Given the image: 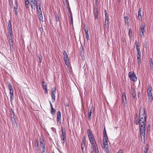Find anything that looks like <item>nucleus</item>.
I'll use <instances>...</instances> for the list:
<instances>
[{
    "instance_id": "56",
    "label": "nucleus",
    "mask_w": 153,
    "mask_h": 153,
    "mask_svg": "<svg viewBox=\"0 0 153 153\" xmlns=\"http://www.w3.org/2000/svg\"><path fill=\"white\" fill-rule=\"evenodd\" d=\"M55 17L56 19V20L57 21H59V18L57 16H56Z\"/></svg>"
},
{
    "instance_id": "53",
    "label": "nucleus",
    "mask_w": 153,
    "mask_h": 153,
    "mask_svg": "<svg viewBox=\"0 0 153 153\" xmlns=\"http://www.w3.org/2000/svg\"><path fill=\"white\" fill-rule=\"evenodd\" d=\"M104 140V143H105L106 142V143H108V139H103Z\"/></svg>"
},
{
    "instance_id": "50",
    "label": "nucleus",
    "mask_w": 153,
    "mask_h": 153,
    "mask_svg": "<svg viewBox=\"0 0 153 153\" xmlns=\"http://www.w3.org/2000/svg\"><path fill=\"white\" fill-rule=\"evenodd\" d=\"M70 19V24H73V18H71V19Z\"/></svg>"
},
{
    "instance_id": "38",
    "label": "nucleus",
    "mask_w": 153,
    "mask_h": 153,
    "mask_svg": "<svg viewBox=\"0 0 153 153\" xmlns=\"http://www.w3.org/2000/svg\"><path fill=\"white\" fill-rule=\"evenodd\" d=\"M10 47L11 50L13 49V42L10 43Z\"/></svg>"
},
{
    "instance_id": "7",
    "label": "nucleus",
    "mask_w": 153,
    "mask_h": 153,
    "mask_svg": "<svg viewBox=\"0 0 153 153\" xmlns=\"http://www.w3.org/2000/svg\"><path fill=\"white\" fill-rule=\"evenodd\" d=\"M93 10L95 19H96L98 18V12L97 9V7H95L94 8Z\"/></svg>"
},
{
    "instance_id": "9",
    "label": "nucleus",
    "mask_w": 153,
    "mask_h": 153,
    "mask_svg": "<svg viewBox=\"0 0 153 153\" xmlns=\"http://www.w3.org/2000/svg\"><path fill=\"white\" fill-rule=\"evenodd\" d=\"M7 30L8 33L12 32V24L10 20H9L8 21Z\"/></svg>"
},
{
    "instance_id": "19",
    "label": "nucleus",
    "mask_w": 153,
    "mask_h": 153,
    "mask_svg": "<svg viewBox=\"0 0 153 153\" xmlns=\"http://www.w3.org/2000/svg\"><path fill=\"white\" fill-rule=\"evenodd\" d=\"M10 101L12 102L14 99L13 90L10 91Z\"/></svg>"
},
{
    "instance_id": "36",
    "label": "nucleus",
    "mask_w": 153,
    "mask_h": 153,
    "mask_svg": "<svg viewBox=\"0 0 153 153\" xmlns=\"http://www.w3.org/2000/svg\"><path fill=\"white\" fill-rule=\"evenodd\" d=\"M68 16L69 19H71V18H73L72 13L70 10H69V13L68 14Z\"/></svg>"
},
{
    "instance_id": "34",
    "label": "nucleus",
    "mask_w": 153,
    "mask_h": 153,
    "mask_svg": "<svg viewBox=\"0 0 153 153\" xmlns=\"http://www.w3.org/2000/svg\"><path fill=\"white\" fill-rule=\"evenodd\" d=\"M148 101L149 102H151L152 101V99H153V97L152 96H148Z\"/></svg>"
},
{
    "instance_id": "6",
    "label": "nucleus",
    "mask_w": 153,
    "mask_h": 153,
    "mask_svg": "<svg viewBox=\"0 0 153 153\" xmlns=\"http://www.w3.org/2000/svg\"><path fill=\"white\" fill-rule=\"evenodd\" d=\"M91 153H98L99 150L97 145V144L91 145Z\"/></svg>"
},
{
    "instance_id": "3",
    "label": "nucleus",
    "mask_w": 153,
    "mask_h": 153,
    "mask_svg": "<svg viewBox=\"0 0 153 153\" xmlns=\"http://www.w3.org/2000/svg\"><path fill=\"white\" fill-rule=\"evenodd\" d=\"M145 27L146 25L145 23H142L140 27V36L141 37L144 36Z\"/></svg>"
},
{
    "instance_id": "57",
    "label": "nucleus",
    "mask_w": 153,
    "mask_h": 153,
    "mask_svg": "<svg viewBox=\"0 0 153 153\" xmlns=\"http://www.w3.org/2000/svg\"><path fill=\"white\" fill-rule=\"evenodd\" d=\"M150 125H149L146 128H147V130H150Z\"/></svg>"
},
{
    "instance_id": "31",
    "label": "nucleus",
    "mask_w": 153,
    "mask_h": 153,
    "mask_svg": "<svg viewBox=\"0 0 153 153\" xmlns=\"http://www.w3.org/2000/svg\"><path fill=\"white\" fill-rule=\"evenodd\" d=\"M64 61L65 63V64H66L67 65L69 66L70 65V63L69 62V59L68 60H64Z\"/></svg>"
},
{
    "instance_id": "21",
    "label": "nucleus",
    "mask_w": 153,
    "mask_h": 153,
    "mask_svg": "<svg viewBox=\"0 0 153 153\" xmlns=\"http://www.w3.org/2000/svg\"><path fill=\"white\" fill-rule=\"evenodd\" d=\"M152 88L150 85H148V88L147 89V93H152Z\"/></svg>"
},
{
    "instance_id": "49",
    "label": "nucleus",
    "mask_w": 153,
    "mask_h": 153,
    "mask_svg": "<svg viewBox=\"0 0 153 153\" xmlns=\"http://www.w3.org/2000/svg\"><path fill=\"white\" fill-rule=\"evenodd\" d=\"M95 7H97V3H98V0H95Z\"/></svg>"
},
{
    "instance_id": "64",
    "label": "nucleus",
    "mask_w": 153,
    "mask_h": 153,
    "mask_svg": "<svg viewBox=\"0 0 153 153\" xmlns=\"http://www.w3.org/2000/svg\"><path fill=\"white\" fill-rule=\"evenodd\" d=\"M40 143L41 146H43V144H44V143L42 141H40Z\"/></svg>"
},
{
    "instance_id": "42",
    "label": "nucleus",
    "mask_w": 153,
    "mask_h": 153,
    "mask_svg": "<svg viewBox=\"0 0 153 153\" xmlns=\"http://www.w3.org/2000/svg\"><path fill=\"white\" fill-rule=\"evenodd\" d=\"M85 144H81V149L82 150H83L84 149V148H85Z\"/></svg>"
},
{
    "instance_id": "13",
    "label": "nucleus",
    "mask_w": 153,
    "mask_h": 153,
    "mask_svg": "<svg viewBox=\"0 0 153 153\" xmlns=\"http://www.w3.org/2000/svg\"><path fill=\"white\" fill-rule=\"evenodd\" d=\"M131 93L132 97H133V98L135 99L136 97V94L135 89L131 87Z\"/></svg>"
},
{
    "instance_id": "33",
    "label": "nucleus",
    "mask_w": 153,
    "mask_h": 153,
    "mask_svg": "<svg viewBox=\"0 0 153 153\" xmlns=\"http://www.w3.org/2000/svg\"><path fill=\"white\" fill-rule=\"evenodd\" d=\"M51 113L52 114H54L56 112V110L53 108H51Z\"/></svg>"
},
{
    "instance_id": "51",
    "label": "nucleus",
    "mask_w": 153,
    "mask_h": 153,
    "mask_svg": "<svg viewBox=\"0 0 153 153\" xmlns=\"http://www.w3.org/2000/svg\"><path fill=\"white\" fill-rule=\"evenodd\" d=\"M42 148V150H45V144H43V146H41Z\"/></svg>"
},
{
    "instance_id": "58",
    "label": "nucleus",
    "mask_w": 153,
    "mask_h": 153,
    "mask_svg": "<svg viewBox=\"0 0 153 153\" xmlns=\"http://www.w3.org/2000/svg\"><path fill=\"white\" fill-rule=\"evenodd\" d=\"M45 89V93L47 94L48 93V90H47V88H46L44 89Z\"/></svg>"
},
{
    "instance_id": "28",
    "label": "nucleus",
    "mask_w": 153,
    "mask_h": 153,
    "mask_svg": "<svg viewBox=\"0 0 153 153\" xmlns=\"http://www.w3.org/2000/svg\"><path fill=\"white\" fill-rule=\"evenodd\" d=\"M86 139L85 136L83 137L82 138V144H85Z\"/></svg>"
},
{
    "instance_id": "55",
    "label": "nucleus",
    "mask_w": 153,
    "mask_h": 153,
    "mask_svg": "<svg viewBox=\"0 0 153 153\" xmlns=\"http://www.w3.org/2000/svg\"><path fill=\"white\" fill-rule=\"evenodd\" d=\"M17 7H14V11H17Z\"/></svg>"
},
{
    "instance_id": "61",
    "label": "nucleus",
    "mask_w": 153,
    "mask_h": 153,
    "mask_svg": "<svg viewBox=\"0 0 153 153\" xmlns=\"http://www.w3.org/2000/svg\"><path fill=\"white\" fill-rule=\"evenodd\" d=\"M148 96H152V93H147Z\"/></svg>"
},
{
    "instance_id": "27",
    "label": "nucleus",
    "mask_w": 153,
    "mask_h": 153,
    "mask_svg": "<svg viewBox=\"0 0 153 153\" xmlns=\"http://www.w3.org/2000/svg\"><path fill=\"white\" fill-rule=\"evenodd\" d=\"M56 89L55 88H53L52 89V95H55Z\"/></svg>"
},
{
    "instance_id": "18",
    "label": "nucleus",
    "mask_w": 153,
    "mask_h": 153,
    "mask_svg": "<svg viewBox=\"0 0 153 153\" xmlns=\"http://www.w3.org/2000/svg\"><path fill=\"white\" fill-rule=\"evenodd\" d=\"M64 56V60H68L69 59L68 56L65 51H64L63 53Z\"/></svg>"
},
{
    "instance_id": "46",
    "label": "nucleus",
    "mask_w": 153,
    "mask_h": 153,
    "mask_svg": "<svg viewBox=\"0 0 153 153\" xmlns=\"http://www.w3.org/2000/svg\"><path fill=\"white\" fill-rule=\"evenodd\" d=\"M9 38L10 40V42H12L13 41L12 39V36H9Z\"/></svg>"
},
{
    "instance_id": "41",
    "label": "nucleus",
    "mask_w": 153,
    "mask_h": 153,
    "mask_svg": "<svg viewBox=\"0 0 153 153\" xmlns=\"http://www.w3.org/2000/svg\"><path fill=\"white\" fill-rule=\"evenodd\" d=\"M135 44L136 45V48H140L139 45H137V42L136 40L135 41Z\"/></svg>"
},
{
    "instance_id": "16",
    "label": "nucleus",
    "mask_w": 153,
    "mask_h": 153,
    "mask_svg": "<svg viewBox=\"0 0 153 153\" xmlns=\"http://www.w3.org/2000/svg\"><path fill=\"white\" fill-rule=\"evenodd\" d=\"M34 146L36 147V150L38 151L39 150V142L37 139L35 141Z\"/></svg>"
},
{
    "instance_id": "37",
    "label": "nucleus",
    "mask_w": 153,
    "mask_h": 153,
    "mask_svg": "<svg viewBox=\"0 0 153 153\" xmlns=\"http://www.w3.org/2000/svg\"><path fill=\"white\" fill-rule=\"evenodd\" d=\"M148 148L147 147H145L144 150V153H148Z\"/></svg>"
},
{
    "instance_id": "11",
    "label": "nucleus",
    "mask_w": 153,
    "mask_h": 153,
    "mask_svg": "<svg viewBox=\"0 0 153 153\" xmlns=\"http://www.w3.org/2000/svg\"><path fill=\"white\" fill-rule=\"evenodd\" d=\"M10 111L11 113V115L12 118V120L13 122H16V119L15 117V114L14 111L11 108L10 109Z\"/></svg>"
},
{
    "instance_id": "26",
    "label": "nucleus",
    "mask_w": 153,
    "mask_h": 153,
    "mask_svg": "<svg viewBox=\"0 0 153 153\" xmlns=\"http://www.w3.org/2000/svg\"><path fill=\"white\" fill-rule=\"evenodd\" d=\"M92 108H91L89 112L88 113V119L89 120H91V114L92 113Z\"/></svg>"
},
{
    "instance_id": "48",
    "label": "nucleus",
    "mask_w": 153,
    "mask_h": 153,
    "mask_svg": "<svg viewBox=\"0 0 153 153\" xmlns=\"http://www.w3.org/2000/svg\"><path fill=\"white\" fill-rule=\"evenodd\" d=\"M29 3V2H28L27 3H25V5H26V7L28 8H29V6L28 4Z\"/></svg>"
},
{
    "instance_id": "10",
    "label": "nucleus",
    "mask_w": 153,
    "mask_h": 153,
    "mask_svg": "<svg viewBox=\"0 0 153 153\" xmlns=\"http://www.w3.org/2000/svg\"><path fill=\"white\" fill-rule=\"evenodd\" d=\"M41 3L40 2H39L38 4H36V9L38 13H42V11L41 8Z\"/></svg>"
},
{
    "instance_id": "30",
    "label": "nucleus",
    "mask_w": 153,
    "mask_h": 153,
    "mask_svg": "<svg viewBox=\"0 0 153 153\" xmlns=\"http://www.w3.org/2000/svg\"><path fill=\"white\" fill-rule=\"evenodd\" d=\"M105 19H108V15L107 13L106 10H105Z\"/></svg>"
},
{
    "instance_id": "43",
    "label": "nucleus",
    "mask_w": 153,
    "mask_h": 153,
    "mask_svg": "<svg viewBox=\"0 0 153 153\" xmlns=\"http://www.w3.org/2000/svg\"><path fill=\"white\" fill-rule=\"evenodd\" d=\"M107 135L106 132L105 128H104V130H103V136H105V135Z\"/></svg>"
},
{
    "instance_id": "63",
    "label": "nucleus",
    "mask_w": 153,
    "mask_h": 153,
    "mask_svg": "<svg viewBox=\"0 0 153 153\" xmlns=\"http://www.w3.org/2000/svg\"><path fill=\"white\" fill-rule=\"evenodd\" d=\"M50 105H51V108H53V106H52V105L51 102V101H50Z\"/></svg>"
},
{
    "instance_id": "14",
    "label": "nucleus",
    "mask_w": 153,
    "mask_h": 153,
    "mask_svg": "<svg viewBox=\"0 0 153 153\" xmlns=\"http://www.w3.org/2000/svg\"><path fill=\"white\" fill-rule=\"evenodd\" d=\"M84 29L85 30V35H86V37L87 38V39L88 40H89L90 39H89V36L88 33V28L87 27H85V28L84 27Z\"/></svg>"
},
{
    "instance_id": "47",
    "label": "nucleus",
    "mask_w": 153,
    "mask_h": 153,
    "mask_svg": "<svg viewBox=\"0 0 153 153\" xmlns=\"http://www.w3.org/2000/svg\"><path fill=\"white\" fill-rule=\"evenodd\" d=\"M128 19L129 18L128 16H126L124 17V20L125 23L126 22V20H127V22L128 21Z\"/></svg>"
},
{
    "instance_id": "60",
    "label": "nucleus",
    "mask_w": 153,
    "mask_h": 153,
    "mask_svg": "<svg viewBox=\"0 0 153 153\" xmlns=\"http://www.w3.org/2000/svg\"><path fill=\"white\" fill-rule=\"evenodd\" d=\"M8 36H12V32L8 33Z\"/></svg>"
},
{
    "instance_id": "54",
    "label": "nucleus",
    "mask_w": 153,
    "mask_h": 153,
    "mask_svg": "<svg viewBox=\"0 0 153 153\" xmlns=\"http://www.w3.org/2000/svg\"><path fill=\"white\" fill-rule=\"evenodd\" d=\"M9 0V2L10 5H12V0Z\"/></svg>"
},
{
    "instance_id": "24",
    "label": "nucleus",
    "mask_w": 153,
    "mask_h": 153,
    "mask_svg": "<svg viewBox=\"0 0 153 153\" xmlns=\"http://www.w3.org/2000/svg\"><path fill=\"white\" fill-rule=\"evenodd\" d=\"M7 85L8 86V89L10 90V91L13 90V88L10 82H9L8 83Z\"/></svg>"
},
{
    "instance_id": "40",
    "label": "nucleus",
    "mask_w": 153,
    "mask_h": 153,
    "mask_svg": "<svg viewBox=\"0 0 153 153\" xmlns=\"http://www.w3.org/2000/svg\"><path fill=\"white\" fill-rule=\"evenodd\" d=\"M38 57L39 58V61L40 63H41L42 62V56H38Z\"/></svg>"
},
{
    "instance_id": "32",
    "label": "nucleus",
    "mask_w": 153,
    "mask_h": 153,
    "mask_svg": "<svg viewBox=\"0 0 153 153\" xmlns=\"http://www.w3.org/2000/svg\"><path fill=\"white\" fill-rule=\"evenodd\" d=\"M128 34L130 37H131L132 35V32L131 28H130L129 30Z\"/></svg>"
},
{
    "instance_id": "39",
    "label": "nucleus",
    "mask_w": 153,
    "mask_h": 153,
    "mask_svg": "<svg viewBox=\"0 0 153 153\" xmlns=\"http://www.w3.org/2000/svg\"><path fill=\"white\" fill-rule=\"evenodd\" d=\"M108 24H105L104 28L105 29H108Z\"/></svg>"
},
{
    "instance_id": "12",
    "label": "nucleus",
    "mask_w": 153,
    "mask_h": 153,
    "mask_svg": "<svg viewBox=\"0 0 153 153\" xmlns=\"http://www.w3.org/2000/svg\"><path fill=\"white\" fill-rule=\"evenodd\" d=\"M121 100L122 102L124 104H126V94L124 93H123L122 94Z\"/></svg>"
},
{
    "instance_id": "8",
    "label": "nucleus",
    "mask_w": 153,
    "mask_h": 153,
    "mask_svg": "<svg viewBox=\"0 0 153 153\" xmlns=\"http://www.w3.org/2000/svg\"><path fill=\"white\" fill-rule=\"evenodd\" d=\"M56 120L59 123H61V113L59 111H57V113Z\"/></svg>"
},
{
    "instance_id": "59",
    "label": "nucleus",
    "mask_w": 153,
    "mask_h": 153,
    "mask_svg": "<svg viewBox=\"0 0 153 153\" xmlns=\"http://www.w3.org/2000/svg\"><path fill=\"white\" fill-rule=\"evenodd\" d=\"M52 129V131L55 132L56 130V129L54 128H53V127H52V128H51Z\"/></svg>"
},
{
    "instance_id": "4",
    "label": "nucleus",
    "mask_w": 153,
    "mask_h": 153,
    "mask_svg": "<svg viewBox=\"0 0 153 153\" xmlns=\"http://www.w3.org/2000/svg\"><path fill=\"white\" fill-rule=\"evenodd\" d=\"M129 76L130 79L134 82L137 80V78L134 72L133 71H131L129 73Z\"/></svg>"
},
{
    "instance_id": "1",
    "label": "nucleus",
    "mask_w": 153,
    "mask_h": 153,
    "mask_svg": "<svg viewBox=\"0 0 153 153\" xmlns=\"http://www.w3.org/2000/svg\"><path fill=\"white\" fill-rule=\"evenodd\" d=\"M140 118L137 119L135 118V124L136 125L140 124V135L141 138L145 141L146 136V114L145 113V108L141 107L139 113Z\"/></svg>"
},
{
    "instance_id": "44",
    "label": "nucleus",
    "mask_w": 153,
    "mask_h": 153,
    "mask_svg": "<svg viewBox=\"0 0 153 153\" xmlns=\"http://www.w3.org/2000/svg\"><path fill=\"white\" fill-rule=\"evenodd\" d=\"M135 118H136V119H139L138 117V115H137V114H135V116L134 117V122L135 123V120H136Z\"/></svg>"
},
{
    "instance_id": "15",
    "label": "nucleus",
    "mask_w": 153,
    "mask_h": 153,
    "mask_svg": "<svg viewBox=\"0 0 153 153\" xmlns=\"http://www.w3.org/2000/svg\"><path fill=\"white\" fill-rule=\"evenodd\" d=\"M87 132L89 139L94 137L91 131L90 130L88 129L87 131Z\"/></svg>"
},
{
    "instance_id": "2",
    "label": "nucleus",
    "mask_w": 153,
    "mask_h": 153,
    "mask_svg": "<svg viewBox=\"0 0 153 153\" xmlns=\"http://www.w3.org/2000/svg\"><path fill=\"white\" fill-rule=\"evenodd\" d=\"M62 134L61 136V139L62 140V142L63 145L66 140V135L65 129L63 128H61Z\"/></svg>"
},
{
    "instance_id": "5",
    "label": "nucleus",
    "mask_w": 153,
    "mask_h": 153,
    "mask_svg": "<svg viewBox=\"0 0 153 153\" xmlns=\"http://www.w3.org/2000/svg\"><path fill=\"white\" fill-rule=\"evenodd\" d=\"M30 4L31 6V7L32 9L35 10L36 8V4L39 3V2H38L39 0H29Z\"/></svg>"
},
{
    "instance_id": "17",
    "label": "nucleus",
    "mask_w": 153,
    "mask_h": 153,
    "mask_svg": "<svg viewBox=\"0 0 153 153\" xmlns=\"http://www.w3.org/2000/svg\"><path fill=\"white\" fill-rule=\"evenodd\" d=\"M91 145L97 144L94 138V137L89 139Z\"/></svg>"
},
{
    "instance_id": "62",
    "label": "nucleus",
    "mask_w": 153,
    "mask_h": 153,
    "mask_svg": "<svg viewBox=\"0 0 153 153\" xmlns=\"http://www.w3.org/2000/svg\"><path fill=\"white\" fill-rule=\"evenodd\" d=\"M117 153H123V151L122 150H120Z\"/></svg>"
},
{
    "instance_id": "25",
    "label": "nucleus",
    "mask_w": 153,
    "mask_h": 153,
    "mask_svg": "<svg viewBox=\"0 0 153 153\" xmlns=\"http://www.w3.org/2000/svg\"><path fill=\"white\" fill-rule=\"evenodd\" d=\"M39 20L41 21H43V17H42V13H39Z\"/></svg>"
},
{
    "instance_id": "35",
    "label": "nucleus",
    "mask_w": 153,
    "mask_h": 153,
    "mask_svg": "<svg viewBox=\"0 0 153 153\" xmlns=\"http://www.w3.org/2000/svg\"><path fill=\"white\" fill-rule=\"evenodd\" d=\"M141 56H137V60L138 64L140 63L141 61Z\"/></svg>"
},
{
    "instance_id": "52",
    "label": "nucleus",
    "mask_w": 153,
    "mask_h": 153,
    "mask_svg": "<svg viewBox=\"0 0 153 153\" xmlns=\"http://www.w3.org/2000/svg\"><path fill=\"white\" fill-rule=\"evenodd\" d=\"M103 137H104L103 139H108V137L107 136V135H105H105L103 136Z\"/></svg>"
},
{
    "instance_id": "23",
    "label": "nucleus",
    "mask_w": 153,
    "mask_h": 153,
    "mask_svg": "<svg viewBox=\"0 0 153 153\" xmlns=\"http://www.w3.org/2000/svg\"><path fill=\"white\" fill-rule=\"evenodd\" d=\"M137 52V56H141V52L140 50V48H136Z\"/></svg>"
},
{
    "instance_id": "22",
    "label": "nucleus",
    "mask_w": 153,
    "mask_h": 153,
    "mask_svg": "<svg viewBox=\"0 0 153 153\" xmlns=\"http://www.w3.org/2000/svg\"><path fill=\"white\" fill-rule=\"evenodd\" d=\"M104 146L102 147L103 148L105 149L106 150H107L108 149V143H106V142L103 143Z\"/></svg>"
},
{
    "instance_id": "45",
    "label": "nucleus",
    "mask_w": 153,
    "mask_h": 153,
    "mask_svg": "<svg viewBox=\"0 0 153 153\" xmlns=\"http://www.w3.org/2000/svg\"><path fill=\"white\" fill-rule=\"evenodd\" d=\"M52 98L53 100L52 101V102H54L55 101V95H52Z\"/></svg>"
},
{
    "instance_id": "29",
    "label": "nucleus",
    "mask_w": 153,
    "mask_h": 153,
    "mask_svg": "<svg viewBox=\"0 0 153 153\" xmlns=\"http://www.w3.org/2000/svg\"><path fill=\"white\" fill-rule=\"evenodd\" d=\"M47 83L44 81L42 82V86L44 89L47 88Z\"/></svg>"
},
{
    "instance_id": "20",
    "label": "nucleus",
    "mask_w": 153,
    "mask_h": 153,
    "mask_svg": "<svg viewBox=\"0 0 153 153\" xmlns=\"http://www.w3.org/2000/svg\"><path fill=\"white\" fill-rule=\"evenodd\" d=\"M141 8H140L138 12V17L139 19L141 20L142 19V16L141 15Z\"/></svg>"
}]
</instances>
